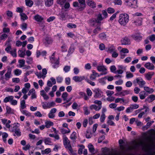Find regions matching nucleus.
<instances>
[{"instance_id": "obj_1", "label": "nucleus", "mask_w": 155, "mask_h": 155, "mask_svg": "<svg viewBox=\"0 0 155 155\" xmlns=\"http://www.w3.org/2000/svg\"><path fill=\"white\" fill-rule=\"evenodd\" d=\"M104 19V18L102 16L101 14L99 13L97 16L96 18H92L90 19L88 21V24L91 26H94L96 25V24H100L101 23V21Z\"/></svg>"}, {"instance_id": "obj_2", "label": "nucleus", "mask_w": 155, "mask_h": 155, "mask_svg": "<svg viewBox=\"0 0 155 155\" xmlns=\"http://www.w3.org/2000/svg\"><path fill=\"white\" fill-rule=\"evenodd\" d=\"M129 16L127 14H122L120 15L118 22L122 25L125 26L128 22Z\"/></svg>"}, {"instance_id": "obj_3", "label": "nucleus", "mask_w": 155, "mask_h": 155, "mask_svg": "<svg viewBox=\"0 0 155 155\" xmlns=\"http://www.w3.org/2000/svg\"><path fill=\"white\" fill-rule=\"evenodd\" d=\"M133 83L134 84L137 83L141 88L143 87L146 84L145 82L140 77L137 78L136 80L134 81Z\"/></svg>"}, {"instance_id": "obj_4", "label": "nucleus", "mask_w": 155, "mask_h": 155, "mask_svg": "<svg viewBox=\"0 0 155 155\" xmlns=\"http://www.w3.org/2000/svg\"><path fill=\"white\" fill-rule=\"evenodd\" d=\"M79 8H77L78 11H81L84 10L86 4L85 0H78Z\"/></svg>"}, {"instance_id": "obj_5", "label": "nucleus", "mask_w": 155, "mask_h": 155, "mask_svg": "<svg viewBox=\"0 0 155 155\" xmlns=\"http://www.w3.org/2000/svg\"><path fill=\"white\" fill-rule=\"evenodd\" d=\"M94 92H95L94 97L95 98H100L103 95V92L98 88L95 89Z\"/></svg>"}, {"instance_id": "obj_6", "label": "nucleus", "mask_w": 155, "mask_h": 155, "mask_svg": "<svg viewBox=\"0 0 155 155\" xmlns=\"http://www.w3.org/2000/svg\"><path fill=\"white\" fill-rule=\"evenodd\" d=\"M122 45H128L130 44V39L127 37H125L121 41Z\"/></svg>"}, {"instance_id": "obj_7", "label": "nucleus", "mask_w": 155, "mask_h": 155, "mask_svg": "<svg viewBox=\"0 0 155 155\" xmlns=\"http://www.w3.org/2000/svg\"><path fill=\"white\" fill-rule=\"evenodd\" d=\"M144 66L150 70H153L154 68V65L150 62H147L145 64Z\"/></svg>"}, {"instance_id": "obj_8", "label": "nucleus", "mask_w": 155, "mask_h": 155, "mask_svg": "<svg viewBox=\"0 0 155 155\" xmlns=\"http://www.w3.org/2000/svg\"><path fill=\"white\" fill-rule=\"evenodd\" d=\"M84 79L85 77L84 76L79 77L76 76L73 78V79L76 82H81Z\"/></svg>"}, {"instance_id": "obj_9", "label": "nucleus", "mask_w": 155, "mask_h": 155, "mask_svg": "<svg viewBox=\"0 0 155 155\" xmlns=\"http://www.w3.org/2000/svg\"><path fill=\"white\" fill-rule=\"evenodd\" d=\"M63 141L64 144L66 148H67V147L69 146V145L71 144L68 139L65 136L64 137Z\"/></svg>"}, {"instance_id": "obj_10", "label": "nucleus", "mask_w": 155, "mask_h": 155, "mask_svg": "<svg viewBox=\"0 0 155 155\" xmlns=\"http://www.w3.org/2000/svg\"><path fill=\"white\" fill-rule=\"evenodd\" d=\"M86 3L87 5L91 7L95 8L96 7L95 3L92 0H87Z\"/></svg>"}, {"instance_id": "obj_11", "label": "nucleus", "mask_w": 155, "mask_h": 155, "mask_svg": "<svg viewBox=\"0 0 155 155\" xmlns=\"http://www.w3.org/2000/svg\"><path fill=\"white\" fill-rule=\"evenodd\" d=\"M154 100H155V95L152 94L150 95L145 100V101H148L150 102Z\"/></svg>"}, {"instance_id": "obj_12", "label": "nucleus", "mask_w": 155, "mask_h": 155, "mask_svg": "<svg viewBox=\"0 0 155 155\" xmlns=\"http://www.w3.org/2000/svg\"><path fill=\"white\" fill-rule=\"evenodd\" d=\"M101 105H99L98 106H97L95 105H92L90 107V109L92 110L94 109L96 110H99L101 108Z\"/></svg>"}, {"instance_id": "obj_13", "label": "nucleus", "mask_w": 155, "mask_h": 155, "mask_svg": "<svg viewBox=\"0 0 155 155\" xmlns=\"http://www.w3.org/2000/svg\"><path fill=\"white\" fill-rule=\"evenodd\" d=\"M154 74V72H149L145 74V77L147 80H150L152 76Z\"/></svg>"}, {"instance_id": "obj_14", "label": "nucleus", "mask_w": 155, "mask_h": 155, "mask_svg": "<svg viewBox=\"0 0 155 155\" xmlns=\"http://www.w3.org/2000/svg\"><path fill=\"white\" fill-rule=\"evenodd\" d=\"M34 19L39 22H41L43 18L39 15H37L34 17Z\"/></svg>"}, {"instance_id": "obj_15", "label": "nucleus", "mask_w": 155, "mask_h": 155, "mask_svg": "<svg viewBox=\"0 0 155 155\" xmlns=\"http://www.w3.org/2000/svg\"><path fill=\"white\" fill-rule=\"evenodd\" d=\"M144 90L149 94L152 93L153 91V88H150L148 87L145 86L144 87Z\"/></svg>"}, {"instance_id": "obj_16", "label": "nucleus", "mask_w": 155, "mask_h": 155, "mask_svg": "<svg viewBox=\"0 0 155 155\" xmlns=\"http://www.w3.org/2000/svg\"><path fill=\"white\" fill-rule=\"evenodd\" d=\"M53 0H45V4L47 6L49 7L53 4Z\"/></svg>"}, {"instance_id": "obj_17", "label": "nucleus", "mask_w": 155, "mask_h": 155, "mask_svg": "<svg viewBox=\"0 0 155 155\" xmlns=\"http://www.w3.org/2000/svg\"><path fill=\"white\" fill-rule=\"evenodd\" d=\"M97 69L99 71L104 72L107 69L104 66H99L97 67Z\"/></svg>"}, {"instance_id": "obj_18", "label": "nucleus", "mask_w": 155, "mask_h": 155, "mask_svg": "<svg viewBox=\"0 0 155 155\" xmlns=\"http://www.w3.org/2000/svg\"><path fill=\"white\" fill-rule=\"evenodd\" d=\"M76 135V133L73 132L71 135L70 138L73 141H74L77 138Z\"/></svg>"}, {"instance_id": "obj_19", "label": "nucleus", "mask_w": 155, "mask_h": 155, "mask_svg": "<svg viewBox=\"0 0 155 155\" xmlns=\"http://www.w3.org/2000/svg\"><path fill=\"white\" fill-rule=\"evenodd\" d=\"M75 49V47L73 45H71L70 47L69 50H68V54H67L68 55V54H71L74 51Z\"/></svg>"}, {"instance_id": "obj_20", "label": "nucleus", "mask_w": 155, "mask_h": 155, "mask_svg": "<svg viewBox=\"0 0 155 155\" xmlns=\"http://www.w3.org/2000/svg\"><path fill=\"white\" fill-rule=\"evenodd\" d=\"M26 5L30 7H31L33 5V2L31 0H25Z\"/></svg>"}, {"instance_id": "obj_21", "label": "nucleus", "mask_w": 155, "mask_h": 155, "mask_svg": "<svg viewBox=\"0 0 155 155\" xmlns=\"http://www.w3.org/2000/svg\"><path fill=\"white\" fill-rule=\"evenodd\" d=\"M35 75L38 77L39 78H41L44 79L46 77V76H44L41 72H36L35 73Z\"/></svg>"}, {"instance_id": "obj_22", "label": "nucleus", "mask_w": 155, "mask_h": 155, "mask_svg": "<svg viewBox=\"0 0 155 155\" xmlns=\"http://www.w3.org/2000/svg\"><path fill=\"white\" fill-rule=\"evenodd\" d=\"M88 147L89 151L91 153H93L94 151V148L93 146L91 143H89L88 145Z\"/></svg>"}, {"instance_id": "obj_23", "label": "nucleus", "mask_w": 155, "mask_h": 155, "mask_svg": "<svg viewBox=\"0 0 155 155\" xmlns=\"http://www.w3.org/2000/svg\"><path fill=\"white\" fill-rule=\"evenodd\" d=\"M52 42V41L50 38L48 37H46L45 39V45H46L47 44H49L51 43Z\"/></svg>"}, {"instance_id": "obj_24", "label": "nucleus", "mask_w": 155, "mask_h": 155, "mask_svg": "<svg viewBox=\"0 0 155 155\" xmlns=\"http://www.w3.org/2000/svg\"><path fill=\"white\" fill-rule=\"evenodd\" d=\"M92 136L91 133L90 132V130L89 129H87L86 131V137L87 138H90Z\"/></svg>"}, {"instance_id": "obj_25", "label": "nucleus", "mask_w": 155, "mask_h": 155, "mask_svg": "<svg viewBox=\"0 0 155 155\" xmlns=\"http://www.w3.org/2000/svg\"><path fill=\"white\" fill-rule=\"evenodd\" d=\"M99 38L101 40H104L106 38V35L105 33H102L99 35Z\"/></svg>"}, {"instance_id": "obj_26", "label": "nucleus", "mask_w": 155, "mask_h": 155, "mask_svg": "<svg viewBox=\"0 0 155 155\" xmlns=\"http://www.w3.org/2000/svg\"><path fill=\"white\" fill-rule=\"evenodd\" d=\"M18 54L19 57L24 58L25 55V52L23 51L19 50L18 51Z\"/></svg>"}, {"instance_id": "obj_27", "label": "nucleus", "mask_w": 155, "mask_h": 155, "mask_svg": "<svg viewBox=\"0 0 155 155\" xmlns=\"http://www.w3.org/2000/svg\"><path fill=\"white\" fill-rule=\"evenodd\" d=\"M17 124L18 125V123L14 124H12V125H11V127H12V130L13 132L15 131V130H18L19 129L18 128V126H17Z\"/></svg>"}, {"instance_id": "obj_28", "label": "nucleus", "mask_w": 155, "mask_h": 155, "mask_svg": "<svg viewBox=\"0 0 155 155\" xmlns=\"http://www.w3.org/2000/svg\"><path fill=\"white\" fill-rule=\"evenodd\" d=\"M20 15L21 16V19L24 21L26 20L28 18V17L27 15L24 13H22L20 14Z\"/></svg>"}, {"instance_id": "obj_29", "label": "nucleus", "mask_w": 155, "mask_h": 155, "mask_svg": "<svg viewBox=\"0 0 155 155\" xmlns=\"http://www.w3.org/2000/svg\"><path fill=\"white\" fill-rule=\"evenodd\" d=\"M53 123L51 121H48L45 122V126L47 128H49L51 126H53Z\"/></svg>"}, {"instance_id": "obj_30", "label": "nucleus", "mask_w": 155, "mask_h": 155, "mask_svg": "<svg viewBox=\"0 0 155 155\" xmlns=\"http://www.w3.org/2000/svg\"><path fill=\"white\" fill-rule=\"evenodd\" d=\"M101 30V27L99 26H97L96 28L94 29L93 31V32L96 35L98 33V31Z\"/></svg>"}, {"instance_id": "obj_31", "label": "nucleus", "mask_w": 155, "mask_h": 155, "mask_svg": "<svg viewBox=\"0 0 155 155\" xmlns=\"http://www.w3.org/2000/svg\"><path fill=\"white\" fill-rule=\"evenodd\" d=\"M8 135L6 133L4 132L2 134V137H3V141L5 142L6 141V138L8 137Z\"/></svg>"}, {"instance_id": "obj_32", "label": "nucleus", "mask_w": 155, "mask_h": 155, "mask_svg": "<svg viewBox=\"0 0 155 155\" xmlns=\"http://www.w3.org/2000/svg\"><path fill=\"white\" fill-rule=\"evenodd\" d=\"M45 143L46 144H50L51 143V139L50 138L48 137L46 138L44 140Z\"/></svg>"}, {"instance_id": "obj_33", "label": "nucleus", "mask_w": 155, "mask_h": 155, "mask_svg": "<svg viewBox=\"0 0 155 155\" xmlns=\"http://www.w3.org/2000/svg\"><path fill=\"white\" fill-rule=\"evenodd\" d=\"M25 103V101L24 100H23L21 101V107L22 109H24L26 107Z\"/></svg>"}, {"instance_id": "obj_34", "label": "nucleus", "mask_w": 155, "mask_h": 155, "mask_svg": "<svg viewBox=\"0 0 155 155\" xmlns=\"http://www.w3.org/2000/svg\"><path fill=\"white\" fill-rule=\"evenodd\" d=\"M67 148H68L71 153L73 155H77L76 153H74L73 151L72 148L71 144L69 145V146L67 147Z\"/></svg>"}, {"instance_id": "obj_35", "label": "nucleus", "mask_w": 155, "mask_h": 155, "mask_svg": "<svg viewBox=\"0 0 155 155\" xmlns=\"http://www.w3.org/2000/svg\"><path fill=\"white\" fill-rule=\"evenodd\" d=\"M68 130H67L64 129V128H62L61 130V132L63 134H66L69 133L70 132V130L69 129H68Z\"/></svg>"}, {"instance_id": "obj_36", "label": "nucleus", "mask_w": 155, "mask_h": 155, "mask_svg": "<svg viewBox=\"0 0 155 155\" xmlns=\"http://www.w3.org/2000/svg\"><path fill=\"white\" fill-rule=\"evenodd\" d=\"M132 37L135 40H141L142 39V37L140 36L132 35Z\"/></svg>"}, {"instance_id": "obj_37", "label": "nucleus", "mask_w": 155, "mask_h": 155, "mask_svg": "<svg viewBox=\"0 0 155 155\" xmlns=\"http://www.w3.org/2000/svg\"><path fill=\"white\" fill-rule=\"evenodd\" d=\"M10 53L13 57H16L17 56V54L16 53V49L14 48L12 51H10Z\"/></svg>"}, {"instance_id": "obj_38", "label": "nucleus", "mask_w": 155, "mask_h": 155, "mask_svg": "<svg viewBox=\"0 0 155 155\" xmlns=\"http://www.w3.org/2000/svg\"><path fill=\"white\" fill-rule=\"evenodd\" d=\"M107 11L109 14H112L114 13L115 10L113 8L110 7L107 8Z\"/></svg>"}, {"instance_id": "obj_39", "label": "nucleus", "mask_w": 155, "mask_h": 155, "mask_svg": "<svg viewBox=\"0 0 155 155\" xmlns=\"http://www.w3.org/2000/svg\"><path fill=\"white\" fill-rule=\"evenodd\" d=\"M55 104V103L54 101L48 103V107L50 108L52 107H54Z\"/></svg>"}, {"instance_id": "obj_40", "label": "nucleus", "mask_w": 155, "mask_h": 155, "mask_svg": "<svg viewBox=\"0 0 155 155\" xmlns=\"http://www.w3.org/2000/svg\"><path fill=\"white\" fill-rule=\"evenodd\" d=\"M18 62L20 64H21L20 65V66L21 67H24L25 66L24 65L25 61L24 59H22L19 60Z\"/></svg>"}, {"instance_id": "obj_41", "label": "nucleus", "mask_w": 155, "mask_h": 155, "mask_svg": "<svg viewBox=\"0 0 155 155\" xmlns=\"http://www.w3.org/2000/svg\"><path fill=\"white\" fill-rule=\"evenodd\" d=\"M13 97L12 96H10V101H11V104L13 105H16L17 103V101L15 100H12Z\"/></svg>"}, {"instance_id": "obj_42", "label": "nucleus", "mask_w": 155, "mask_h": 155, "mask_svg": "<svg viewBox=\"0 0 155 155\" xmlns=\"http://www.w3.org/2000/svg\"><path fill=\"white\" fill-rule=\"evenodd\" d=\"M8 36L6 33H4L2 34L0 37V39L1 40L6 39L7 38Z\"/></svg>"}, {"instance_id": "obj_43", "label": "nucleus", "mask_w": 155, "mask_h": 155, "mask_svg": "<svg viewBox=\"0 0 155 155\" xmlns=\"http://www.w3.org/2000/svg\"><path fill=\"white\" fill-rule=\"evenodd\" d=\"M143 91H142L140 92L139 93L140 97V98L141 100L145 99L146 97L145 95H144V94H143Z\"/></svg>"}, {"instance_id": "obj_44", "label": "nucleus", "mask_w": 155, "mask_h": 155, "mask_svg": "<svg viewBox=\"0 0 155 155\" xmlns=\"http://www.w3.org/2000/svg\"><path fill=\"white\" fill-rule=\"evenodd\" d=\"M4 79L6 80H8L10 78V72L8 71L5 74Z\"/></svg>"}, {"instance_id": "obj_45", "label": "nucleus", "mask_w": 155, "mask_h": 155, "mask_svg": "<svg viewBox=\"0 0 155 155\" xmlns=\"http://www.w3.org/2000/svg\"><path fill=\"white\" fill-rule=\"evenodd\" d=\"M14 73L16 75H19L21 74V71L19 69H17L14 71Z\"/></svg>"}, {"instance_id": "obj_46", "label": "nucleus", "mask_w": 155, "mask_h": 155, "mask_svg": "<svg viewBox=\"0 0 155 155\" xmlns=\"http://www.w3.org/2000/svg\"><path fill=\"white\" fill-rule=\"evenodd\" d=\"M51 151V149L50 148H47L44 151H42L41 153L42 154H48Z\"/></svg>"}, {"instance_id": "obj_47", "label": "nucleus", "mask_w": 155, "mask_h": 155, "mask_svg": "<svg viewBox=\"0 0 155 155\" xmlns=\"http://www.w3.org/2000/svg\"><path fill=\"white\" fill-rule=\"evenodd\" d=\"M67 27L69 28H75L76 27V25L72 23H69L67 25Z\"/></svg>"}, {"instance_id": "obj_48", "label": "nucleus", "mask_w": 155, "mask_h": 155, "mask_svg": "<svg viewBox=\"0 0 155 155\" xmlns=\"http://www.w3.org/2000/svg\"><path fill=\"white\" fill-rule=\"evenodd\" d=\"M68 96V94L66 92H64L62 94V97L64 101H65Z\"/></svg>"}, {"instance_id": "obj_49", "label": "nucleus", "mask_w": 155, "mask_h": 155, "mask_svg": "<svg viewBox=\"0 0 155 155\" xmlns=\"http://www.w3.org/2000/svg\"><path fill=\"white\" fill-rule=\"evenodd\" d=\"M129 91L127 90L123 91L122 92L120 93V94L121 95L123 96H124L126 94H129Z\"/></svg>"}, {"instance_id": "obj_50", "label": "nucleus", "mask_w": 155, "mask_h": 155, "mask_svg": "<svg viewBox=\"0 0 155 155\" xmlns=\"http://www.w3.org/2000/svg\"><path fill=\"white\" fill-rule=\"evenodd\" d=\"M70 67L68 66H65L63 70L65 72H67L70 71Z\"/></svg>"}, {"instance_id": "obj_51", "label": "nucleus", "mask_w": 155, "mask_h": 155, "mask_svg": "<svg viewBox=\"0 0 155 155\" xmlns=\"http://www.w3.org/2000/svg\"><path fill=\"white\" fill-rule=\"evenodd\" d=\"M137 147V146L136 144L132 146H129L127 148V150H135L136 148Z\"/></svg>"}, {"instance_id": "obj_52", "label": "nucleus", "mask_w": 155, "mask_h": 155, "mask_svg": "<svg viewBox=\"0 0 155 155\" xmlns=\"http://www.w3.org/2000/svg\"><path fill=\"white\" fill-rule=\"evenodd\" d=\"M65 82L67 85H69L71 83V79L70 78L68 77L65 78Z\"/></svg>"}, {"instance_id": "obj_53", "label": "nucleus", "mask_w": 155, "mask_h": 155, "mask_svg": "<svg viewBox=\"0 0 155 155\" xmlns=\"http://www.w3.org/2000/svg\"><path fill=\"white\" fill-rule=\"evenodd\" d=\"M86 92L88 96H91L92 95V92L90 88H87V89Z\"/></svg>"}, {"instance_id": "obj_54", "label": "nucleus", "mask_w": 155, "mask_h": 155, "mask_svg": "<svg viewBox=\"0 0 155 155\" xmlns=\"http://www.w3.org/2000/svg\"><path fill=\"white\" fill-rule=\"evenodd\" d=\"M33 59L32 58L28 57L27 60L26 61L27 63L28 64H31L32 62Z\"/></svg>"}, {"instance_id": "obj_55", "label": "nucleus", "mask_w": 155, "mask_h": 155, "mask_svg": "<svg viewBox=\"0 0 155 155\" xmlns=\"http://www.w3.org/2000/svg\"><path fill=\"white\" fill-rule=\"evenodd\" d=\"M15 132V134H14V136H15V134H16V135H17L18 136H20L21 135V132L20 131V130L19 129H18V130H15V131H14Z\"/></svg>"}, {"instance_id": "obj_56", "label": "nucleus", "mask_w": 155, "mask_h": 155, "mask_svg": "<svg viewBox=\"0 0 155 155\" xmlns=\"http://www.w3.org/2000/svg\"><path fill=\"white\" fill-rule=\"evenodd\" d=\"M107 96L108 97H110L112 95L114 94V92L112 91L108 90L106 92Z\"/></svg>"}, {"instance_id": "obj_57", "label": "nucleus", "mask_w": 155, "mask_h": 155, "mask_svg": "<svg viewBox=\"0 0 155 155\" xmlns=\"http://www.w3.org/2000/svg\"><path fill=\"white\" fill-rule=\"evenodd\" d=\"M63 79L62 77H58L56 78V80L58 83H61L63 81Z\"/></svg>"}, {"instance_id": "obj_58", "label": "nucleus", "mask_w": 155, "mask_h": 155, "mask_svg": "<svg viewBox=\"0 0 155 155\" xmlns=\"http://www.w3.org/2000/svg\"><path fill=\"white\" fill-rule=\"evenodd\" d=\"M131 107L132 110H133L134 109L138 108L139 107V106L138 104H134L131 105Z\"/></svg>"}, {"instance_id": "obj_59", "label": "nucleus", "mask_w": 155, "mask_h": 155, "mask_svg": "<svg viewBox=\"0 0 155 155\" xmlns=\"http://www.w3.org/2000/svg\"><path fill=\"white\" fill-rule=\"evenodd\" d=\"M110 70L111 72L114 73L116 71V68L114 65H112L110 67Z\"/></svg>"}, {"instance_id": "obj_60", "label": "nucleus", "mask_w": 155, "mask_h": 155, "mask_svg": "<svg viewBox=\"0 0 155 155\" xmlns=\"http://www.w3.org/2000/svg\"><path fill=\"white\" fill-rule=\"evenodd\" d=\"M59 61L58 60H57L54 64L53 65V67L54 68H57L58 65L59 64Z\"/></svg>"}, {"instance_id": "obj_61", "label": "nucleus", "mask_w": 155, "mask_h": 155, "mask_svg": "<svg viewBox=\"0 0 155 155\" xmlns=\"http://www.w3.org/2000/svg\"><path fill=\"white\" fill-rule=\"evenodd\" d=\"M21 28L24 30H25L27 28V24L25 23H23L21 25Z\"/></svg>"}, {"instance_id": "obj_62", "label": "nucleus", "mask_w": 155, "mask_h": 155, "mask_svg": "<svg viewBox=\"0 0 155 155\" xmlns=\"http://www.w3.org/2000/svg\"><path fill=\"white\" fill-rule=\"evenodd\" d=\"M105 114H102L100 117V120L101 122L103 123V122L105 120Z\"/></svg>"}, {"instance_id": "obj_63", "label": "nucleus", "mask_w": 155, "mask_h": 155, "mask_svg": "<svg viewBox=\"0 0 155 155\" xmlns=\"http://www.w3.org/2000/svg\"><path fill=\"white\" fill-rule=\"evenodd\" d=\"M13 82L18 83L20 81V79L18 78H14L12 79Z\"/></svg>"}, {"instance_id": "obj_64", "label": "nucleus", "mask_w": 155, "mask_h": 155, "mask_svg": "<svg viewBox=\"0 0 155 155\" xmlns=\"http://www.w3.org/2000/svg\"><path fill=\"white\" fill-rule=\"evenodd\" d=\"M150 40L151 41H153L155 40V35H152L150 36Z\"/></svg>"}]
</instances>
